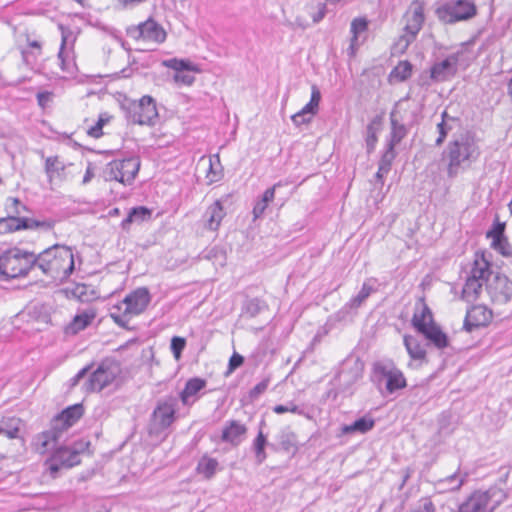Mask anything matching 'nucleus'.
I'll return each instance as SVG.
<instances>
[{"label": "nucleus", "mask_w": 512, "mask_h": 512, "mask_svg": "<svg viewBox=\"0 0 512 512\" xmlns=\"http://www.w3.org/2000/svg\"><path fill=\"white\" fill-rule=\"evenodd\" d=\"M446 482L451 484V488H450L451 490H457L463 485L464 479L461 478L457 474H452L449 477H447L445 480L442 481V483H446Z\"/></svg>", "instance_id": "864d4df0"}, {"label": "nucleus", "mask_w": 512, "mask_h": 512, "mask_svg": "<svg viewBox=\"0 0 512 512\" xmlns=\"http://www.w3.org/2000/svg\"><path fill=\"white\" fill-rule=\"evenodd\" d=\"M371 380L379 390L384 387L390 394L406 387L404 374L390 359L379 360L373 364Z\"/></svg>", "instance_id": "6e6552de"}, {"label": "nucleus", "mask_w": 512, "mask_h": 512, "mask_svg": "<svg viewBox=\"0 0 512 512\" xmlns=\"http://www.w3.org/2000/svg\"><path fill=\"white\" fill-rule=\"evenodd\" d=\"M56 446V432L46 431L40 434L35 441L37 452L44 454Z\"/></svg>", "instance_id": "f704fd0d"}, {"label": "nucleus", "mask_w": 512, "mask_h": 512, "mask_svg": "<svg viewBox=\"0 0 512 512\" xmlns=\"http://www.w3.org/2000/svg\"><path fill=\"white\" fill-rule=\"evenodd\" d=\"M79 463L80 455L76 449L61 447L45 462V467L52 477H56L61 468H71Z\"/></svg>", "instance_id": "dca6fc26"}, {"label": "nucleus", "mask_w": 512, "mask_h": 512, "mask_svg": "<svg viewBox=\"0 0 512 512\" xmlns=\"http://www.w3.org/2000/svg\"><path fill=\"white\" fill-rule=\"evenodd\" d=\"M412 324L435 347L442 349L448 346L447 335L436 325L430 308L423 300L415 305Z\"/></svg>", "instance_id": "20e7f679"}, {"label": "nucleus", "mask_w": 512, "mask_h": 512, "mask_svg": "<svg viewBox=\"0 0 512 512\" xmlns=\"http://www.w3.org/2000/svg\"><path fill=\"white\" fill-rule=\"evenodd\" d=\"M35 269L53 281L63 282L68 279L75 268L74 254L70 247L54 245L36 256Z\"/></svg>", "instance_id": "f03ea898"}, {"label": "nucleus", "mask_w": 512, "mask_h": 512, "mask_svg": "<svg viewBox=\"0 0 512 512\" xmlns=\"http://www.w3.org/2000/svg\"><path fill=\"white\" fill-rule=\"evenodd\" d=\"M69 36L70 34L62 29V42L60 51L58 53V58L61 62L62 70L70 73L73 71L74 62L70 55V51L67 49V41Z\"/></svg>", "instance_id": "473e14b6"}, {"label": "nucleus", "mask_w": 512, "mask_h": 512, "mask_svg": "<svg viewBox=\"0 0 512 512\" xmlns=\"http://www.w3.org/2000/svg\"><path fill=\"white\" fill-rule=\"evenodd\" d=\"M28 45H29V47H31L33 49H36L38 51V53H40V51H41V44H40V42H38L36 40H33V41H29Z\"/></svg>", "instance_id": "774afa93"}, {"label": "nucleus", "mask_w": 512, "mask_h": 512, "mask_svg": "<svg viewBox=\"0 0 512 512\" xmlns=\"http://www.w3.org/2000/svg\"><path fill=\"white\" fill-rule=\"evenodd\" d=\"M104 123H105V120L100 117L99 120L97 121V123L94 126L89 128L88 134L94 138H99L103 134L102 128H103Z\"/></svg>", "instance_id": "5fc2aeb1"}, {"label": "nucleus", "mask_w": 512, "mask_h": 512, "mask_svg": "<svg viewBox=\"0 0 512 512\" xmlns=\"http://www.w3.org/2000/svg\"><path fill=\"white\" fill-rule=\"evenodd\" d=\"M162 65L167 68L175 70L176 73H180L182 71H194V72L198 71V68L196 67V65H194L190 61L183 60V59H177V58L167 59L162 62Z\"/></svg>", "instance_id": "58836bf2"}, {"label": "nucleus", "mask_w": 512, "mask_h": 512, "mask_svg": "<svg viewBox=\"0 0 512 512\" xmlns=\"http://www.w3.org/2000/svg\"><path fill=\"white\" fill-rule=\"evenodd\" d=\"M96 317V310L94 308H88L83 311L78 312L72 322L69 325V330L72 333H78L81 330H84L88 325L91 324V322Z\"/></svg>", "instance_id": "a878e982"}, {"label": "nucleus", "mask_w": 512, "mask_h": 512, "mask_svg": "<svg viewBox=\"0 0 512 512\" xmlns=\"http://www.w3.org/2000/svg\"><path fill=\"white\" fill-rule=\"evenodd\" d=\"M404 20V34L401 36L400 42H404V47L407 48L415 40L423 26L425 20L423 4L418 1L412 2L404 15Z\"/></svg>", "instance_id": "f8f14e48"}, {"label": "nucleus", "mask_w": 512, "mask_h": 512, "mask_svg": "<svg viewBox=\"0 0 512 512\" xmlns=\"http://www.w3.org/2000/svg\"><path fill=\"white\" fill-rule=\"evenodd\" d=\"M461 52L447 56L444 60L436 62L430 69V77L434 81L442 82L454 76L457 72Z\"/></svg>", "instance_id": "a211bd4d"}, {"label": "nucleus", "mask_w": 512, "mask_h": 512, "mask_svg": "<svg viewBox=\"0 0 512 512\" xmlns=\"http://www.w3.org/2000/svg\"><path fill=\"white\" fill-rule=\"evenodd\" d=\"M480 155L479 141L474 134L465 132L454 137L443 153V159L447 162L448 176L455 177L461 171L470 168Z\"/></svg>", "instance_id": "f257e3e1"}, {"label": "nucleus", "mask_w": 512, "mask_h": 512, "mask_svg": "<svg viewBox=\"0 0 512 512\" xmlns=\"http://www.w3.org/2000/svg\"><path fill=\"white\" fill-rule=\"evenodd\" d=\"M225 214L222 203L219 200L215 201L206 209L203 215L205 227L211 231L218 230Z\"/></svg>", "instance_id": "393cba45"}, {"label": "nucleus", "mask_w": 512, "mask_h": 512, "mask_svg": "<svg viewBox=\"0 0 512 512\" xmlns=\"http://www.w3.org/2000/svg\"><path fill=\"white\" fill-rule=\"evenodd\" d=\"M423 510L426 511V512H434L435 511V507L433 505V503L430 501V500H426L423 504Z\"/></svg>", "instance_id": "69168bd1"}, {"label": "nucleus", "mask_w": 512, "mask_h": 512, "mask_svg": "<svg viewBox=\"0 0 512 512\" xmlns=\"http://www.w3.org/2000/svg\"><path fill=\"white\" fill-rule=\"evenodd\" d=\"M11 202L15 206V213L16 214H20L21 213V211L19 210L18 206H20L22 209H25V207L16 198L11 199Z\"/></svg>", "instance_id": "338daca9"}, {"label": "nucleus", "mask_w": 512, "mask_h": 512, "mask_svg": "<svg viewBox=\"0 0 512 512\" xmlns=\"http://www.w3.org/2000/svg\"><path fill=\"white\" fill-rule=\"evenodd\" d=\"M269 380L265 379L255 385L250 391V397L255 399L258 398L268 388Z\"/></svg>", "instance_id": "603ef678"}, {"label": "nucleus", "mask_w": 512, "mask_h": 512, "mask_svg": "<svg viewBox=\"0 0 512 512\" xmlns=\"http://www.w3.org/2000/svg\"><path fill=\"white\" fill-rule=\"evenodd\" d=\"M55 225V221L52 219H45L42 221L34 220V219H28L27 218V228L29 229H41L43 231H49L51 230Z\"/></svg>", "instance_id": "49530a36"}, {"label": "nucleus", "mask_w": 512, "mask_h": 512, "mask_svg": "<svg viewBox=\"0 0 512 512\" xmlns=\"http://www.w3.org/2000/svg\"><path fill=\"white\" fill-rule=\"evenodd\" d=\"M52 98H53V94L48 91L39 92L37 94L38 104L42 108H45L46 106H48V104L52 101Z\"/></svg>", "instance_id": "6e6d98bb"}, {"label": "nucleus", "mask_w": 512, "mask_h": 512, "mask_svg": "<svg viewBox=\"0 0 512 512\" xmlns=\"http://www.w3.org/2000/svg\"><path fill=\"white\" fill-rule=\"evenodd\" d=\"M320 101L321 92L316 85H312L310 101L300 111L291 116L293 124L297 127L308 124L312 117L318 113Z\"/></svg>", "instance_id": "6ab92c4d"}, {"label": "nucleus", "mask_w": 512, "mask_h": 512, "mask_svg": "<svg viewBox=\"0 0 512 512\" xmlns=\"http://www.w3.org/2000/svg\"><path fill=\"white\" fill-rule=\"evenodd\" d=\"M94 177V172H93V168L91 167V165H89L86 169V172L84 174V177H83V180H82V183L83 184H87L91 181V179Z\"/></svg>", "instance_id": "0e129e2a"}, {"label": "nucleus", "mask_w": 512, "mask_h": 512, "mask_svg": "<svg viewBox=\"0 0 512 512\" xmlns=\"http://www.w3.org/2000/svg\"><path fill=\"white\" fill-rule=\"evenodd\" d=\"M404 346L412 359L423 360L425 358L426 350L415 337L405 335Z\"/></svg>", "instance_id": "72a5a7b5"}, {"label": "nucleus", "mask_w": 512, "mask_h": 512, "mask_svg": "<svg viewBox=\"0 0 512 512\" xmlns=\"http://www.w3.org/2000/svg\"><path fill=\"white\" fill-rule=\"evenodd\" d=\"M186 346V340L183 337L174 336L171 339V351L176 360H180L182 352Z\"/></svg>", "instance_id": "a18cd8bd"}, {"label": "nucleus", "mask_w": 512, "mask_h": 512, "mask_svg": "<svg viewBox=\"0 0 512 512\" xmlns=\"http://www.w3.org/2000/svg\"><path fill=\"white\" fill-rule=\"evenodd\" d=\"M273 411L276 414H283L286 412H291V413L299 414V415L302 414V410L293 402H289L286 405H276L273 407Z\"/></svg>", "instance_id": "de8ad7c7"}, {"label": "nucleus", "mask_w": 512, "mask_h": 512, "mask_svg": "<svg viewBox=\"0 0 512 512\" xmlns=\"http://www.w3.org/2000/svg\"><path fill=\"white\" fill-rule=\"evenodd\" d=\"M151 216V212L149 209L145 207H136L133 208L128 216L122 221V228L127 229L129 225L133 222H142L148 219Z\"/></svg>", "instance_id": "c9c22d12"}, {"label": "nucleus", "mask_w": 512, "mask_h": 512, "mask_svg": "<svg viewBox=\"0 0 512 512\" xmlns=\"http://www.w3.org/2000/svg\"><path fill=\"white\" fill-rule=\"evenodd\" d=\"M457 122L458 119L448 115L446 111L442 113V120L437 124V131L439 134L435 141L437 146H440L444 142L448 133L455 128Z\"/></svg>", "instance_id": "c756f323"}, {"label": "nucleus", "mask_w": 512, "mask_h": 512, "mask_svg": "<svg viewBox=\"0 0 512 512\" xmlns=\"http://www.w3.org/2000/svg\"><path fill=\"white\" fill-rule=\"evenodd\" d=\"M20 229H27V218L9 216L0 221V230L4 232H12Z\"/></svg>", "instance_id": "e433bc0d"}, {"label": "nucleus", "mask_w": 512, "mask_h": 512, "mask_svg": "<svg viewBox=\"0 0 512 512\" xmlns=\"http://www.w3.org/2000/svg\"><path fill=\"white\" fill-rule=\"evenodd\" d=\"M487 293L493 304H507L512 299V280L501 274L488 277Z\"/></svg>", "instance_id": "2eb2a0df"}, {"label": "nucleus", "mask_w": 512, "mask_h": 512, "mask_svg": "<svg viewBox=\"0 0 512 512\" xmlns=\"http://www.w3.org/2000/svg\"><path fill=\"white\" fill-rule=\"evenodd\" d=\"M20 420L11 418L0 424V435H4L8 439H15L19 436Z\"/></svg>", "instance_id": "ea45409f"}, {"label": "nucleus", "mask_w": 512, "mask_h": 512, "mask_svg": "<svg viewBox=\"0 0 512 512\" xmlns=\"http://www.w3.org/2000/svg\"><path fill=\"white\" fill-rule=\"evenodd\" d=\"M368 29V21L366 18L360 17L355 18L351 22L350 31L352 33L351 43H350V54L354 55L356 50L358 49L360 45L359 38L363 33H365Z\"/></svg>", "instance_id": "bb28decb"}, {"label": "nucleus", "mask_w": 512, "mask_h": 512, "mask_svg": "<svg viewBox=\"0 0 512 512\" xmlns=\"http://www.w3.org/2000/svg\"><path fill=\"white\" fill-rule=\"evenodd\" d=\"M246 432L247 428L244 424L236 420H231L225 424L222 430L221 440L237 446L242 442Z\"/></svg>", "instance_id": "412c9836"}, {"label": "nucleus", "mask_w": 512, "mask_h": 512, "mask_svg": "<svg viewBox=\"0 0 512 512\" xmlns=\"http://www.w3.org/2000/svg\"><path fill=\"white\" fill-rule=\"evenodd\" d=\"M243 361L244 358L241 355L234 353L229 360V370H235L236 368L242 365Z\"/></svg>", "instance_id": "13d9d810"}, {"label": "nucleus", "mask_w": 512, "mask_h": 512, "mask_svg": "<svg viewBox=\"0 0 512 512\" xmlns=\"http://www.w3.org/2000/svg\"><path fill=\"white\" fill-rule=\"evenodd\" d=\"M374 425V419H372L371 417H362L357 419L352 424L342 426L341 433L344 435L354 433L364 434L370 431L374 427Z\"/></svg>", "instance_id": "c85d7f7f"}, {"label": "nucleus", "mask_w": 512, "mask_h": 512, "mask_svg": "<svg viewBox=\"0 0 512 512\" xmlns=\"http://www.w3.org/2000/svg\"><path fill=\"white\" fill-rule=\"evenodd\" d=\"M151 296L147 288L140 287L130 292L125 298L113 305L110 317L121 327H126L130 320L142 314L148 307Z\"/></svg>", "instance_id": "7ed1b4c3"}, {"label": "nucleus", "mask_w": 512, "mask_h": 512, "mask_svg": "<svg viewBox=\"0 0 512 512\" xmlns=\"http://www.w3.org/2000/svg\"><path fill=\"white\" fill-rule=\"evenodd\" d=\"M412 73V65L408 61H400L398 65L392 70L390 77L398 81L407 80Z\"/></svg>", "instance_id": "a19ab883"}, {"label": "nucleus", "mask_w": 512, "mask_h": 512, "mask_svg": "<svg viewBox=\"0 0 512 512\" xmlns=\"http://www.w3.org/2000/svg\"><path fill=\"white\" fill-rule=\"evenodd\" d=\"M492 240V247L496 250H498L501 254L507 255L508 252L506 251L507 241L505 238H499V241H496L495 239Z\"/></svg>", "instance_id": "4d7b16f0"}, {"label": "nucleus", "mask_w": 512, "mask_h": 512, "mask_svg": "<svg viewBox=\"0 0 512 512\" xmlns=\"http://www.w3.org/2000/svg\"><path fill=\"white\" fill-rule=\"evenodd\" d=\"M377 132L378 129L375 126V122L373 121L367 126V138L366 143L368 146V149H373L376 142H377Z\"/></svg>", "instance_id": "09e8293b"}, {"label": "nucleus", "mask_w": 512, "mask_h": 512, "mask_svg": "<svg viewBox=\"0 0 512 512\" xmlns=\"http://www.w3.org/2000/svg\"><path fill=\"white\" fill-rule=\"evenodd\" d=\"M140 164V159L138 157H129L123 160H113L106 166V179L115 180L124 185H129L135 179L140 169Z\"/></svg>", "instance_id": "1a4fd4ad"}, {"label": "nucleus", "mask_w": 512, "mask_h": 512, "mask_svg": "<svg viewBox=\"0 0 512 512\" xmlns=\"http://www.w3.org/2000/svg\"><path fill=\"white\" fill-rule=\"evenodd\" d=\"M206 386L204 379L194 377L189 379L182 392L180 393V400L184 406H191L197 400V394Z\"/></svg>", "instance_id": "b1692460"}, {"label": "nucleus", "mask_w": 512, "mask_h": 512, "mask_svg": "<svg viewBox=\"0 0 512 512\" xmlns=\"http://www.w3.org/2000/svg\"><path fill=\"white\" fill-rule=\"evenodd\" d=\"M206 258L211 260L213 265L223 267L226 264V253L223 249L218 247L211 248L206 255Z\"/></svg>", "instance_id": "c03bdc74"}, {"label": "nucleus", "mask_w": 512, "mask_h": 512, "mask_svg": "<svg viewBox=\"0 0 512 512\" xmlns=\"http://www.w3.org/2000/svg\"><path fill=\"white\" fill-rule=\"evenodd\" d=\"M218 466L219 463L215 458L204 455L198 461L196 472L202 475L205 479L209 480L216 474Z\"/></svg>", "instance_id": "2f4dec72"}, {"label": "nucleus", "mask_w": 512, "mask_h": 512, "mask_svg": "<svg viewBox=\"0 0 512 512\" xmlns=\"http://www.w3.org/2000/svg\"><path fill=\"white\" fill-rule=\"evenodd\" d=\"M492 320V311L483 305L473 306L468 310L464 327L467 331H472L473 328L485 326Z\"/></svg>", "instance_id": "aec40b11"}, {"label": "nucleus", "mask_w": 512, "mask_h": 512, "mask_svg": "<svg viewBox=\"0 0 512 512\" xmlns=\"http://www.w3.org/2000/svg\"><path fill=\"white\" fill-rule=\"evenodd\" d=\"M127 34L135 40H143L157 44L163 43L167 36L164 28L152 18L136 26L129 27Z\"/></svg>", "instance_id": "ddd939ff"}, {"label": "nucleus", "mask_w": 512, "mask_h": 512, "mask_svg": "<svg viewBox=\"0 0 512 512\" xmlns=\"http://www.w3.org/2000/svg\"><path fill=\"white\" fill-rule=\"evenodd\" d=\"M36 255L20 248H11L0 255V273L7 278H17L35 269Z\"/></svg>", "instance_id": "423d86ee"}, {"label": "nucleus", "mask_w": 512, "mask_h": 512, "mask_svg": "<svg viewBox=\"0 0 512 512\" xmlns=\"http://www.w3.org/2000/svg\"><path fill=\"white\" fill-rule=\"evenodd\" d=\"M325 9H326V5L324 3L320 4V7H319V11L316 15L313 16V21L314 22H319L320 20H322L325 16Z\"/></svg>", "instance_id": "e2e57ef3"}, {"label": "nucleus", "mask_w": 512, "mask_h": 512, "mask_svg": "<svg viewBox=\"0 0 512 512\" xmlns=\"http://www.w3.org/2000/svg\"><path fill=\"white\" fill-rule=\"evenodd\" d=\"M66 165L59 157H48L45 161V172L51 185H58L66 179Z\"/></svg>", "instance_id": "4be33fe9"}, {"label": "nucleus", "mask_w": 512, "mask_h": 512, "mask_svg": "<svg viewBox=\"0 0 512 512\" xmlns=\"http://www.w3.org/2000/svg\"><path fill=\"white\" fill-rule=\"evenodd\" d=\"M176 406L177 399L173 396L159 400L152 414L153 429H167L175 421Z\"/></svg>", "instance_id": "4468645a"}, {"label": "nucleus", "mask_w": 512, "mask_h": 512, "mask_svg": "<svg viewBox=\"0 0 512 512\" xmlns=\"http://www.w3.org/2000/svg\"><path fill=\"white\" fill-rule=\"evenodd\" d=\"M504 228L505 226L503 223H496L493 226V229L487 232V237L490 239H495L496 241H499V238H505Z\"/></svg>", "instance_id": "3c124183"}, {"label": "nucleus", "mask_w": 512, "mask_h": 512, "mask_svg": "<svg viewBox=\"0 0 512 512\" xmlns=\"http://www.w3.org/2000/svg\"><path fill=\"white\" fill-rule=\"evenodd\" d=\"M118 368L112 364L102 363L93 373H91L86 389L91 392H99L110 385L118 374Z\"/></svg>", "instance_id": "f3484780"}, {"label": "nucleus", "mask_w": 512, "mask_h": 512, "mask_svg": "<svg viewBox=\"0 0 512 512\" xmlns=\"http://www.w3.org/2000/svg\"><path fill=\"white\" fill-rule=\"evenodd\" d=\"M147 0H117L118 4L124 9L134 8Z\"/></svg>", "instance_id": "bf43d9fd"}, {"label": "nucleus", "mask_w": 512, "mask_h": 512, "mask_svg": "<svg viewBox=\"0 0 512 512\" xmlns=\"http://www.w3.org/2000/svg\"><path fill=\"white\" fill-rule=\"evenodd\" d=\"M83 415V407L75 404L63 410L54 420L56 429H67L75 424Z\"/></svg>", "instance_id": "5701e85b"}, {"label": "nucleus", "mask_w": 512, "mask_h": 512, "mask_svg": "<svg viewBox=\"0 0 512 512\" xmlns=\"http://www.w3.org/2000/svg\"><path fill=\"white\" fill-rule=\"evenodd\" d=\"M207 178L209 179L210 182H214L219 179V173H217L216 170L214 169V163L211 158L209 160V172L207 174Z\"/></svg>", "instance_id": "052dcab7"}, {"label": "nucleus", "mask_w": 512, "mask_h": 512, "mask_svg": "<svg viewBox=\"0 0 512 512\" xmlns=\"http://www.w3.org/2000/svg\"><path fill=\"white\" fill-rule=\"evenodd\" d=\"M173 79L175 83L186 86L192 85L195 81V77L193 75L184 73L183 71L180 73H175Z\"/></svg>", "instance_id": "8fccbe9b"}, {"label": "nucleus", "mask_w": 512, "mask_h": 512, "mask_svg": "<svg viewBox=\"0 0 512 512\" xmlns=\"http://www.w3.org/2000/svg\"><path fill=\"white\" fill-rule=\"evenodd\" d=\"M280 186H281V183L278 182V183L274 184L271 188H268L263 193L262 197L254 205V208H253L254 219H257L264 214L269 203H271L274 200L276 188L280 187Z\"/></svg>", "instance_id": "7c9ffc66"}, {"label": "nucleus", "mask_w": 512, "mask_h": 512, "mask_svg": "<svg viewBox=\"0 0 512 512\" xmlns=\"http://www.w3.org/2000/svg\"><path fill=\"white\" fill-rule=\"evenodd\" d=\"M507 493L499 487L476 490L459 506L458 512H494L507 499Z\"/></svg>", "instance_id": "39448f33"}, {"label": "nucleus", "mask_w": 512, "mask_h": 512, "mask_svg": "<svg viewBox=\"0 0 512 512\" xmlns=\"http://www.w3.org/2000/svg\"><path fill=\"white\" fill-rule=\"evenodd\" d=\"M266 443V437L262 431H259L257 437L253 441V449L255 452L256 461L259 464L263 463L267 457L265 452Z\"/></svg>", "instance_id": "79ce46f5"}, {"label": "nucleus", "mask_w": 512, "mask_h": 512, "mask_svg": "<svg viewBox=\"0 0 512 512\" xmlns=\"http://www.w3.org/2000/svg\"><path fill=\"white\" fill-rule=\"evenodd\" d=\"M158 118L155 100L148 95L143 96L138 102H132L128 109L130 122L139 125H154Z\"/></svg>", "instance_id": "9b49d317"}, {"label": "nucleus", "mask_w": 512, "mask_h": 512, "mask_svg": "<svg viewBox=\"0 0 512 512\" xmlns=\"http://www.w3.org/2000/svg\"><path fill=\"white\" fill-rule=\"evenodd\" d=\"M394 148L395 147L393 146L387 145V148L379 161L381 172H389L391 170V165L396 157Z\"/></svg>", "instance_id": "37998d69"}, {"label": "nucleus", "mask_w": 512, "mask_h": 512, "mask_svg": "<svg viewBox=\"0 0 512 512\" xmlns=\"http://www.w3.org/2000/svg\"><path fill=\"white\" fill-rule=\"evenodd\" d=\"M491 276L490 263L484 254H475V259L462 290V298L467 302L479 299L483 292V285L487 286L488 277Z\"/></svg>", "instance_id": "0eeeda50"}, {"label": "nucleus", "mask_w": 512, "mask_h": 512, "mask_svg": "<svg viewBox=\"0 0 512 512\" xmlns=\"http://www.w3.org/2000/svg\"><path fill=\"white\" fill-rule=\"evenodd\" d=\"M88 368L81 369L72 379V385H77L79 381L86 375Z\"/></svg>", "instance_id": "680f3d73"}, {"label": "nucleus", "mask_w": 512, "mask_h": 512, "mask_svg": "<svg viewBox=\"0 0 512 512\" xmlns=\"http://www.w3.org/2000/svg\"><path fill=\"white\" fill-rule=\"evenodd\" d=\"M391 119V139L387 145L395 147L406 135V128L403 124L398 123L395 118V113L392 112L390 115Z\"/></svg>", "instance_id": "4c0bfd02"}, {"label": "nucleus", "mask_w": 512, "mask_h": 512, "mask_svg": "<svg viewBox=\"0 0 512 512\" xmlns=\"http://www.w3.org/2000/svg\"><path fill=\"white\" fill-rule=\"evenodd\" d=\"M377 283V280L375 278H369L364 281L361 290L359 293L350 299L348 305L351 309H357L359 308L366 299L376 291L375 285Z\"/></svg>", "instance_id": "cd10ccee"}, {"label": "nucleus", "mask_w": 512, "mask_h": 512, "mask_svg": "<svg viewBox=\"0 0 512 512\" xmlns=\"http://www.w3.org/2000/svg\"><path fill=\"white\" fill-rule=\"evenodd\" d=\"M477 9L469 0L449 2L436 10L437 17L444 23H455L468 20L476 15Z\"/></svg>", "instance_id": "9d476101"}]
</instances>
